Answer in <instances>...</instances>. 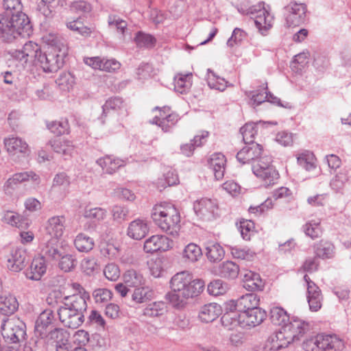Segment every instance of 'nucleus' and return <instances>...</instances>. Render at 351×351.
Returning a JSON list of instances; mask_svg holds the SVG:
<instances>
[{
  "mask_svg": "<svg viewBox=\"0 0 351 351\" xmlns=\"http://www.w3.org/2000/svg\"><path fill=\"white\" fill-rule=\"evenodd\" d=\"M171 291L166 295L167 299L176 308L184 306L186 301L198 295L204 288V282L200 279H194L193 275L183 271L176 274L170 280Z\"/></svg>",
  "mask_w": 351,
  "mask_h": 351,
  "instance_id": "1",
  "label": "nucleus"
},
{
  "mask_svg": "<svg viewBox=\"0 0 351 351\" xmlns=\"http://www.w3.org/2000/svg\"><path fill=\"white\" fill-rule=\"evenodd\" d=\"M47 48L40 53L36 64L40 66L46 73L58 71L64 64V58L68 54L66 41L62 36L49 33L43 37Z\"/></svg>",
  "mask_w": 351,
  "mask_h": 351,
  "instance_id": "2",
  "label": "nucleus"
},
{
  "mask_svg": "<svg viewBox=\"0 0 351 351\" xmlns=\"http://www.w3.org/2000/svg\"><path fill=\"white\" fill-rule=\"evenodd\" d=\"M88 298V292H84L83 295L73 294L63 298L62 305L58 309V315L65 327L77 328L85 322L88 307L86 299Z\"/></svg>",
  "mask_w": 351,
  "mask_h": 351,
  "instance_id": "3",
  "label": "nucleus"
},
{
  "mask_svg": "<svg viewBox=\"0 0 351 351\" xmlns=\"http://www.w3.org/2000/svg\"><path fill=\"white\" fill-rule=\"evenodd\" d=\"M32 25L26 14L21 11L12 13L10 16L0 21L1 38L11 42L18 36H29L32 32Z\"/></svg>",
  "mask_w": 351,
  "mask_h": 351,
  "instance_id": "4",
  "label": "nucleus"
},
{
  "mask_svg": "<svg viewBox=\"0 0 351 351\" xmlns=\"http://www.w3.org/2000/svg\"><path fill=\"white\" fill-rule=\"evenodd\" d=\"M152 218L162 231L170 235H178L180 217L178 211L171 204L162 203L155 205L152 209Z\"/></svg>",
  "mask_w": 351,
  "mask_h": 351,
  "instance_id": "5",
  "label": "nucleus"
},
{
  "mask_svg": "<svg viewBox=\"0 0 351 351\" xmlns=\"http://www.w3.org/2000/svg\"><path fill=\"white\" fill-rule=\"evenodd\" d=\"M343 347V341L336 335H318L303 343L305 351H341Z\"/></svg>",
  "mask_w": 351,
  "mask_h": 351,
  "instance_id": "6",
  "label": "nucleus"
},
{
  "mask_svg": "<svg viewBox=\"0 0 351 351\" xmlns=\"http://www.w3.org/2000/svg\"><path fill=\"white\" fill-rule=\"evenodd\" d=\"M1 335L8 343H20L25 339L26 325L18 317L7 319L1 324Z\"/></svg>",
  "mask_w": 351,
  "mask_h": 351,
  "instance_id": "7",
  "label": "nucleus"
},
{
  "mask_svg": "<svg viewBox=\"0 0 351 351\" xmlns=\"http://www.w3.org/2000/svg\"><path fill=\"white\" fill-rule=\"evenodd\" d=\"M281 330L290 343L300 341L301 338L311 329L308 322L298 317H292L285 324Z\"/></svg>",
  "mask_w": 351,
  "mask_h": 351,
  "instance_id": "8",
  "label": "nucleus"
},
{
  "mask_svg": "<svg viewBox=\"0 0 351 351\" xmlns=\"http://www.w3.org/2000/svg\"><path fill=\"white\" fill-rule=\"evenodd\" d=\"M285 24L288 27L303 24L306 18L307 7L305 3L290 2L284 7Z\"/></svg>",
  "mask_w": 351,
  "mask_h": 351,
  "instance_id": "9",
  "label": "nucleus"
},
{
  "mask_svg": "<svg viewBox=\"0 0 351 351\" xmlns=\"http://www.w3.org/2000/svg\"><path fill=\"white\" fill-rule=\"evenodd\" d=\"M40 256L47 261H58L64 248L60 239L43 237L40 243Z\"/></svg>",
  "mask_w": 351,
  "mask_h": 351,
  "instance_id": "10",
  "label": "nucleus"
},
{
  "mask_svg": "<svg viewBox=\"0 0 351 351\" xmlns=\"http://www.w3.org/2000/svg\"><path fill=\"white\" fill-rule=\"evenodd\" d=\"M195 214L204 220H211L218 215V205L216 200L202 198L194 202Z\"/></svg>",
  "mask_w": 351,
  "mask_h": 351,
  "instance_id": "11",
  "label": "nucleus"
},
{
  "mask_svg": "<svg viewBox=\"0 0 351 351\" xmlns=\"http://www.w3.org/2000/svg\"><path fill=\"white\" fill-rule=\"evenodd\" d=\"M56 317L53 311L51 309H45L37 317L35 326L34 335L37 338L46 337L48 331L55 327Z\"/></svg>",
  "mask_w": 351,
  "mask_h": 351,
  "instance_id": "12",
  "label": "nucleus"
},
{
  "mask_svg": "<svg viewBox=\"0 0 351 351\" xmlns=\"http://www.w3.org/2000/svg\"><path fill=\"white\" fill-rule=\"evenodd\" d=\"M29 256L23 247H16L12 250L8 259V268L12 271L19 272L25 267L29 262Z\"/></svg>",
  "mask_w": 351,
  "mask_h": 351,
  "instance_id": "13",
  "label": "nucleus"
},
{
  "mask_svg": "<svg viewBox=\"0 0 351 351\" xmlns=\"http://www.w3.org/2000/svg\"><path fill=\"white\" fill-rule=\"evenodd\" d=\"M3 143L7 152L11 155L21 154L26 156L30 153L28 144L19 136L10 135L4 138Z\"/></svg>",
  "mask_w": 351,
  "mask_h": 351,
  "instance_id": "14",
  "label": "nucleus"
},
{
  "mask_svg": "<svg viewBox=\"0 0 351 351\" xmlns=\"http://www.w3.org/2000/svg\"><path fill=\"white\" fill-rule=\"evenodd\" d=\"M41 52L40 47L36 43L29 41L23 45L21 50L15 51L14 57L25 63L30 61L36 64Z\"/></svg>",
  "mask_w": 351,
  "mask_h": 351,
  "instance_id": "15",
  "label": "nucleus"
},
{
  "mask_svg": "<svg viewBox=\"0 0 351 351\" xmlns=\"http://www.w3.org/2000/svg\"><path fill=\"white\" fill-rule=\"evenodd\" d=\"M172 241L163 235H153L147 239L144 243L146 253H154L158 251H166L171 247Z\"/></svg>",
  "mask_w": 351,
  "mask_h": 351,
  "instance_id": "16",
  "label": "nucleus"
},
{
  "mask_svg": "<svg viewBox=\"0 0 351 351\" xmlns=\"http://www.w3.org/2000/svg\"><path fill=\"white\" fill-rule=\"evenodd\" d=\"M252 169L254 174L263 182L265 186L276 184L279 179V173L274 167H263L252 165Z\"/></svg>",
  "mask_w": 351,
  "mask_h": 351,
  "instance_id": "17",
  "label": "nucleus"
},
{
  "mask_svg": "<svg viewBox=\"0 0 351 351\" xmlns=\"http://www.w3.org/2000/svg\"><path fill=\"white\" fill-rule=\"evenodd\" d=\"M65 221L66 219L63 215L49 218L45 226L46 233L44 237L60 239L64 231Z\"/></svg>",
  "mask_w": 351,
  "mask_h": 351,
  "instance_id": "18",
  "label": "nucleus"
},
{
  "mask_svg": "<svg viewBox=\"0 0 351 351\" xmlns=\"http://www.w3.org/2000/svg\"><path fill=\"white\" fill-rule=\"evenodd\" d=\"M262 146L258 143L246 144L237 154V160L242 163H248L250 161L258 159L262 153Z\"/></svg>",
  "mask_w": 351,
  "mask_h": 351,
  "instance_id": "19",
  "label": "nucleus"
},
{
  "mask_svg": "<svg viewBox=\"0 0 351 351\" xmlns=\"http://www.w3.org/2000/svg\"><path fill=\"white\" fill-rule=\"evenodd\" d=\"M267 317L265 311L256 307L246 313H241L242 327H254L261 324Z\"/></svg>",
  "mask_w": 351,
  "mask_h": 351,
  "instance_id": "20",
  "label": "nucleus"
},
{
  "mask_svg": "<svg viewBox=\"0 0 351 351\" xmlns=\"http://www.w3.org/2000/svg\"><path fill=\"white\" fill-rule=\"evenodd\" d=\"M241 274L243 276V286L245 289L254 291L263 289L264 282L258 274L249 270H241Z\"/></svg>",
  "mask_w": 351,
  "mask_h": 351,
  "instance_id": "21",
  "label": "nucleus"
},
{
  "mask_svg": "<svg viewBox=\"0 0 351 351\" xmlns=\"http://www.w3.org/2000/svg\"><path fill=\"white\" fill-rule=\"evenodd\" d=\"M260 299L255 293H247L241 296L235 300L234 307L237 308V312L246 313L256 307L259 304Z\"/></svg>",
  "mask_w": 351,
  "mask_h": 351,
  "instance_id": "22",
  "label": "nucleus"
},
{
  "mask_svg": "<svg viewBox=\"0 0 351 351\" xmlns=\"http://www.w3.org/2000/svg\"><path fill=\"white\" fill-rule=\"evenodd\" d=\"M46 262L41 256L34 258L29 269L25 272L26 277L30 280H39L46 272Z\"/></svg>",
  "mask_w": 351,
  "mask_h": 351,
  "instance_id": "23",
  "label": "nucleus"
},
{
  "mask_svg": "<svg viewBox=\"0 0 351 351\" xmlns=\"http://www.w3.org/2000/svg\"><path fill=\"white\" fill-rule=\"evenodd\" d=\"M222 313L221 307L217 303H209L201 307L198 317L202 322L210 323L215 320Z\"/></svg>",
  "mask_w": 351,
  "mask_h": 351,
  "instance_id": "24",
  "label": "nucleus"
},
{
  "mask_svg": "<svg viewBox=\"0 0 351 351\" xmlns=\"http://www.w3.org/2000/svg\"><path fill=\"white\" fill-rule=\"evenodd\" d=\"M149 232L147 223L142 219H135L130 223L127 234L129 237L141 240L144 238Z\"/></svg>",
  "mask_w": 351,
  "mask_h": 351,
  "instance_id": "25",
  "label": "nucleus"
},
{
  "mask_svg": "<svg viewBox=\"0 0 351 351\" xmlns=\"http://www.w3.org/2000/svg\"><path fill=\"white\" fill-rule=\"evenodd\" d=\"M208 166L214 173L217 180H221L224 176L225 166L226 162V157L221 153H215L208 160Z\"/></svg>",
  "mask_w": 351,
  "mask_h": 351,
  "instance_id": "26",
  "label": "nucleus"
},
{
  "mask_svg": "<svg viewBox=\"0 0 351 351\" xmlns=\"http://www.w3.org/2000/svg\"><path fill=\"white\" fill-rule=\"evenodd\" d=\"M97 163L107 173L112 174L114 173L121 167L125 165L124 160L117 158L114 156H106L97 160Z\"/></svg>",
  "mask_w": 351,
  "mask_h": 351,
  "instance_id": "27",
  "label": "nucleus"
},
{
  "mask_svg": "<svg viewBox=\"0 0 351 351\" xmlns=\"http://www.w3.org/2000/svg\"><path fill=\"white\" fill-rule=\"evenodd\" d=\"M291 343L287 339L281 329L278 332L271 335L266 341L265 349L267 351L279 350L287 347Z\"/></svg>",
  "mask_w": 351,
  "mask_h": 351,
  "instance_id": "28",
  "label": "nucleus"
},
{
  "mask_svg": "<svg viewBox=\"0 0 351 351\" xmlns=\"http://www.w3.org/2000/svg\"><path fill=\"white\" fill-rule=\"evenodd\" d=\"M103 112L101 117L102 123H104V118L106 117L111 112L119 111L126 114V110L124 108L123 101L121 97H114L106 100L102 106Z\"/></svg>",
  "mask_w": 351,
  "mask_h": 351,
  "instance_id": "29",
  "label": "nucleus"
},
{
  "mask_svg": "<svg viewBox=\"0 0 351 351\" xmlns=\"http://www.w3.org/2000/svg\"><path fill=\"white\" fill-rule=\"evenodd\" d=\"M39 176L34 173L33 171L29 172H21L15 173L12 178H10L4 184L5 190L9 189H14L18 184L32 180L35 183L39 182Z\"/></svg>",
  "mask_w": 351,
  "mask_h": 351,
  "instance_id": "30",
  "label": "nucleus"
},
{
  "mask_svg": "<svg viewBox=\"0 0 351 351\" xmlns=\"http://www.w3.org/2000/svg\"><path fill=\"white\" fill-rule=\"evenodd\" d=\"M19 308V302L15 296L10 293L0 296V313L6 316L15 313Z\"/></svg>",
  "mask_w": 351,
  "mask_h": 351,
  "instance_id": "31",
  "label": "nucleus"
},
{
  "mask_svg": "<svg viewBox=\"0 0 351 351\" xmlns=\"http://www.w3.org/2000/svg\"><path fill=\"white\" fill-rule=\"evenodd\" d=\"M322 299L320 289L315 283H311L307 288V300L310 310L312 311H317L320 309Z\"/></svg>",
  "mask_w": 351,
  "mask_h": 351,
  "instance_id": "32",
  "label": "nucleus"
},
{
  "mask_svg": "<svg viewBox=\"0 0 351 351\" xmlns=\"http://www.w3.org/2000/svg\"><path fill=\"white\" fill-rule=\"evenodd\" d=\"M48 145L58 154L65 157L71 156L74 146L71 141L63 138H55L49 141Z\"/></svg>",
  "mask_w": 351,
  "mask_h": 351,
  "instance_id": "33",
  "label": "nucleus"
},
{
  "mask_svg": "<svg viewBox=\"0 0 351 351\" xmlns=\"http://www.w3.org/2000/svg\"><path fill=\"white\" fill-rule=\"evenodd\" d=\"M67 336L68 334L64 329L54 327L47 332L46 337H41L40 339L46 343H56L57 345L66 343Z\"/></svg>",
  "mask_w": 351,
  "mask_h": 351,
  "instance_id": "34",
  "label": "nucleus"
},
{
  "mask_svg": "<svg viewBox=\"0 0 351 351\" xmlns=\"http://www.w3.org/2000/svg\"><path fill=\"white\" fill-rule=\"evenodd\" d=\"M239 265L232 261H226L218 267V274L225 278H236L241 272Z\"/></svg>",
  "mask_w": 351,
  "mask_h": 351,
  "instance_id": "35",
  "label": "nucleus"
},
{
  "mask_svg": "<svg viewBox=\"0 0 351 351\" xmlns=\"http://www.w3.org/2000/svg\"><path fill=\"white\" fill-rule=\"evenodd\" d=\"M208 136V132L206 131L202 132L201 135H196L191 141L193 143H186L181 146L182 154L187 157L191 156L193 153L195 147L201 146L204 143L203 141H205Z\"/></svg>",
  "mask_w": 351,
  "mask_h": 351,
  "instance_id": "36",
  "label": "nucleus"
},
{
  "mask_svg": "<svg viewBox=\"0 0 351 351\" xmlns=\"http://www.w3.org/2000/svg\"><path fill=\"white\" fill-rule=\"evenodd\" d=\"M2 220L19 228H25L29 224L28 219L24 218L17 213H14L12 211H7L4 213Z\"/></svg>",
  "mask_w": 351,
  "mask_h": 351,
  "instance_id": "37",
  "label": "nucleus"
},
{
  "mask_svg": "<svg viewBox=\"0 0 351 351\" xmlns=\"http://www.w3.org/2000/svg\"><path fill=\"white\" fill-rule=\"evenodd\" d=\"M239 312H226L221 318L222 325L228 330L234 329L241 326L242 327V321L241 313Z\"/></svg>",
  "mask_w": 351,
  "mask_h": 351,
  "instance_id": "38",
  "label": "nucleus"
},
{
  "mask_svg": "<svg viewBox=\"0 0 351 351\" xmlns=\"http://www.w3.org/2000/svg\"><path fill=\"white\" fill-rule=\"evenodd\" d=\"M74 245L79 252H88L93 250L95 243L93 238L83 233H80L75 237Z\"/></svg>",
  "mask_w": 351,
  "mask_h": 351,
  "instance_id": "39",
  "label": "nucleus"
},
{
  "mask_svg": "<svg viewBox=\"0 0 351 351\" xmlns=\"http://www.w3.org/2000/svg\"><path fill=\"white\" fill-rule=\"evenodd\" d=\"M167 312V305L165 302L159 301L149 304L143 310V315L155 317L164 315Z\"/></svg>",
  "mask_w": 351,
  "mask_h": 351,
  "instance_id": "40",
  "label": "nucleus"
},
{
  "mask_svg": "<svg viewBox=\"0 0 351 351\" xmlns=\"http://www.w3.org/2000/svg\"><path fill=\"white\" fill-rule=\"evenodd\" d=\"M192 73L185 75L179 73L174 77V88L177 92L184 93L192 84Z\"/></svg>",
  "mask_w": 351,
  "mask_h": 351,
  "instance_id": "41",
  "label": "nucleus"
},
{
  "mask_svg": "<svg viewBox=\"0 0 351 351\" xmlns=\"http://www.w3.org/2000/svg\"><path fill=\"white\" fill-rule=\"evenodd\" d=\"M206 250L208 259L213 263L221 261L225 254L223 247L219 243H209Z\"/></svg>",
  "mask_w": 351,
  "mask_h": 351,
  "instance_id": "42",
  "label": "nucleus"
},
{
  "mask_svg": "<svg viewBox=\"0 0 351 351\" xmlns=\"http://www.w3.org/2000/svg\"><path fill=\"white\" fill-rule=\"evenodd\" d=\"M123 279L125 284L132 287H140L143 285L145 281L143 275L134 269H130L125 271L123 275Z\"/></svg>",
  "mask_w": 351,
  "mask_h": 351,
  "instance_id": "43",
  "label": "nucleus"
},
{
  "mask_svg": "<svg viewBox=\"0 0 351 351\" xmlns=\"http://www.w3.org/2000/svg\"><path fill=\"white\" fill-rule=\"evenodd\" d=\"M86 324L95 326L99 331L108 330L106 322L101 315L96 310H92L90 312Z\"/></svg>",
  "mask_w": 351,
  "mask_h": 351,
  "instance_id": "44",
  "label": "nucleus"
},
{
  "mask_svg": "<svg viewBox=\"0 0 351 351\" xmlns=\"http://www.w3.org/2000/svg\"><path fill=\"white\" fill-rule=\"evenodd\" d=\"M208 85L210 88L223 91L226 87L228 82L224 78H222L215 74L211 69H208Z\"/></svg>",
  "mask_w": 351,
  "mask_h": 351,
  "instance_id": "45",
  "label": "nucleus"
},
{
  "mask_svg": "<svg viewBox=\"0 0 351 351\" xmlns=\"http://www.w3.org/2000/svg\"><path fill=\"white\" fill-rule=\"evenodd\" d=\"M202 255L201 248L195 243L188 244L182 252V257L185 261L195 262Z\"/></svg>",
  "mask_w": 351,
  "mask_h": 351,
  "instance_id": "46",
  "label": "nucleus"
},
{
  "mask_svg": "<svg viewBox=\"0 0 351 351\" xmlns=\"http://www.w3.org/2000/svg\"><path fill=\"white\" fill-rule=\"evenodd\" d=\"M269 317L274 324L281 326V327L289 320L287 312L282 308L278 306L271 308Z\"/></svg>",
  "mask_w": 351,
  "mask_h": 351,
  "instance_id": "47",
  "label": "nucleus"
},
{
  "mask_svg": "<svg viewBox=\"0 0 351 351\" xmlns=\"http://www.w3.org/2000/svg\"><path fill=\"white\" fill-rule=\"evenodd\" d=\"M58 261L59 268L64 272L72 271L77 265L76 258L73 255L66 253L65 251L62 253Z\"/></svg>",
  "mask_w": 351,
  "mask_h": 351,
  "instance_id": "48",
  "label": "nucleus"
},
{
  "mask_svg": "<svg viewBox=\"0 0 351 351\" xmlns=\"http://www.w3.org/2000/svg\"><path fill=\"white\" fill-rule=\"evenodd\" d=\"M320 219H313L308 221L303 226L305 234L312 239H317L322 235V230L320 227Z\"/></svg>",
  "mask_w": 351,
  "mask_h": 351,
  "instance_id": "49",
  "label": "nucleus"
},
{
  "mask_svg": "<svg viewBox=\"0 0 351 351\" xmlns=\"http://www.w3.org/2000/svg\"><path fill=\"white\" fill-rule=\"evenodd\" d=\"M134 40L138 47L142 48H152L155 46L156 40V38L149 34H145L143 32H138Z\"/></svg>",
  "mask_w": 351,
  "mask_h": 351,
  "instance_id": "50",
  "label": "nucleus"
},
{
  "mask_svg": "<svg viewBox=\"0 0 351 351\" xmlns=\"http://www.w3.org/2000/svg\"><path fill=\"white\" fill-rule=\"evenodd\" d=\"M334 249L331 243L322 241L315 247V254L319 258H329L333 256Z\"/></svg>",
  "mask_w": 351,
  "mask_h": 351,
  "instance_id": "51",
  "label": "nucleus"
},
{
  "mask_svg": "<svg viewBox=\"0 0 351 351\" xmlns=\"http://www.w3.org/2000/svg\"><path fill=\"white\" fill-rule=\"evenodd\" d=\"M132 299L136 303L146 302L152 297V291L146 287H137L132 291Z\"/></svg>",
  "mask_w": 351,
  "mask_h": 351,
  "instance_id": "52",
  "label": "nucleus"
},
{
  "mask_svg": "<svg viewBox=\"0 0 351 351\" xmlns=\"http://www.w3.org/2000/svg\"><path fill=\"white\" fill-rule=\"evenodd\" d=\"M267 84L265 83L263 85L261 90H254V91L246 92L245 95L247 97L251 98V100L252 101V105L253 106H256L266 101L267 97H268V96L267 95V94L268 93L267 91H264V90H267Z\"/></svg>",
  "mask_w": 351,
  "mask_h": 351,
  "instance_id": "53",
  "label": "nucleus"
},
{
  "mask_svg": "<svg viewBox=\"0 0 351 351\" xmlns=\"http://www.w3.org/2000/svg\"><path fill=\"white\" fill-rule=\"evenodd\" d=\"M228 289V284L219 279L210 282L207 287L208 293L215 296L226 293Z\"/></svg>",
  "mask_w": 351,
  "mask_h": 351,
  "instance_id": "54",
  "label": "nucleus"
},
{
  "mask_svg": "<svg viewBox=\"0 0 351 351\" xmlns=\"http://www.w3.org/2000/svg\"><path fill=\"white\" fill-rule=\"evenodd\" d=\"M47 128L51 131V132L57 136H59L65 133H68L69 125L67 120L62 119L61 121H55L48 123Z\"/></svg>",
  "mask_w": 351,
  "mask_h": 351,
  "instance_id": "55",
  "label": "nucleus"
},
{
  "mask_svg": "<svg viewBox=\"0 0 351 351\" xmlns=\"http://www.w3.org/2000/svg\"><path fill=\"white\" fill-rule=\"evenodd\" d=\"M57 85L64 91H69L75 84L74 77L70 73H62L56 79Z\"/></svg>",
  "mask_w": 351,
  "mask_h": 351,
  "instance_id": "56",
  "label": "nucleus"
},
{
  "mask_svg": "<svg viewBox=\"0 0 351 351\" xmlns=\"http://www.w3.org/2000/svg\"><path fill=\"white\" fill-rule=\"evenodd\" d=\"M245 144L254 143V138L256 134V124L254 123H246L240 129Z\"/></svg>",
  "mask_w": 351,
  "mask_h": 351,
  "instance_id": "57",
  "label": "nucleus"
},
{
  "mask_svg": "<svg viewBox=\"0 0 351 351\" xmlns=\"http://www.w3.org/2000/svg\"><path fill=\"white\" fill-rule=\"evenodd\" d=\"M108 23L110 27H115L122 34L123 37H125L128 26L125 21L121 19L118 15L112 14L108 16Z\"/></svg>",
  "mask_w": 351,
  "mask_h": 351,
  "instance_id": "58",
  "label": "nucleus"
},
{
  "mask_svg": "<svg viewBox=\"0 0 351 351\" xmlns=\"http://www.w3.org/2000/svg\"><path fill=\"white\" fill-rule=\"evenodd\" d=\"M164 178L158 180L157 184L158 188L165 189L167 186L177 184L178 182V176L173 171H169L163 176Z\"/></svg>",
  "mask_w": 351,
  "mask_h": 351,
  "instance_id": "59",
  "label": "nucleus"
},
{
  "mask_svg": "<svg viewBox=\"0 0 351 351\" xmlns=\"http://www.w3.org/2000/svg\"><path fill=\"white\" fill-rule=\"evenodd\" d=\"M66 27L80 35L86 36L91 33L90 28L84 25L83 23L79 19L73 20L66 23Z\"/></svg>",
  "mask_w": 351,
  "mask_h": 351,
  "instance_id": "60",
  "label": "nucleus"
},
{
  "mask_svg": "<svg viewBox=\"0 0 351 351\" xmlns=\"http://www.w3.org/2000/svg\"><path fill=\"white\" fill-rule=\"evenodd\" d=\"M106 211L99 207L86 209L84 210V217L86 219L93 220L94 221H99L103 220L106 217Z\"/></svg>",
  "mask_w": 351,
  "mask_h": 351,
  "instance_id": "61",
  "label": "nucleus"
},
{
  "mask_svg": "<svg viewBox=\"0 0 351 351\" xmlns=\"http://www.w3.org/2000/svg\"><path fill=\"white\" fill-rule=\"evenodd\" d=\"M2 6L8 15L20 12L23 9L21 0H2Z\"/></svg>",
  "mask_w": 351,
  "mask_h": 351,
  "instance_id": "62",
  "label": "nucleus"
},
{
  "mask_svg": "<svg viewBox=\"0 0 351 351\" xmlns=\"http://www.w3.org/2000/svg\"><path fill=\"white\" fill-rule=\"evenodd\" d=\"M269 12L265 9L260 10L258 12V15L256 16L254 23L256 27L260 30L263 29H267L271 27L269 22L267 21V17L269 16Z\"/></svg>",
  "mask_w": 351,
  "mask_h": 351,
  "instance_id": "63",
  "label": "nucleus"
},
{
  "mask_svg": "<svg viewBox=\"0 0 351 351\" xmlns=\"http://www.w3.org/2000/svg\"><path fill=\"white\" fill-rule=\"evenodd\" d=\"M93 296L96 303L101 304L109 301L112 298L111 291L105 288L95 289Z\"/></svg>",
  "mask_w": 351,
  "mask_h": 351,
  "instance_id": "64",
  "label": "nucleus"
}]
</instances>
